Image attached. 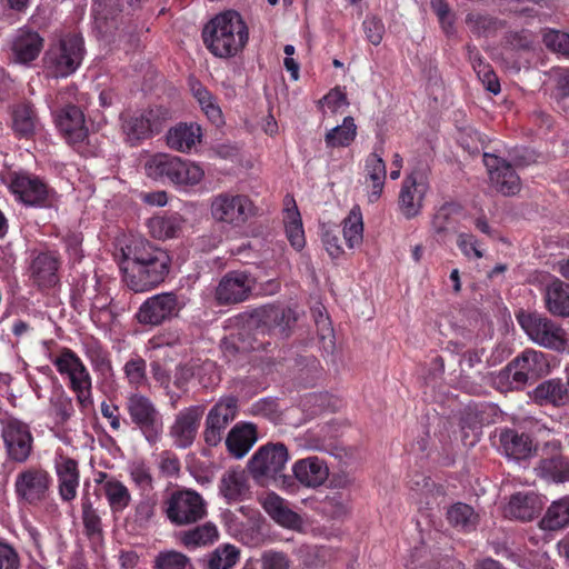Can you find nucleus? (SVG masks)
Segmentation results:
<instances>
[{"label":"nucleus","instance_id":"nucleus-1","mask_svg":"<svg viewBox=\"0 0 569 569\" xmlns=\"http://www.w3.org/2000/svg\"><path fill=\"white\" fill-rule=\"evenodd\" d=\"M121 252L123 281L133 292L149 291L162 283L169 274V253L147 239L132 237Z\"/></svg>","mask_w":569,"mask_h":569},{"label":"nucleus","instance_id":"nucleus-2","mask_svg":"<svg viewBox=\"0 0 569 569\" xmlns=\"http://www.w3.org/2000/svg\"><path fill=\"white\" fill-rule=\"evenodd\" d=\"M248 39V28L241 16L233 10L217 14L202 30L203 43L218 58L234 57L244 48Z\"/></svg>","mask_w":569,"mask_h":569},{"label":"nucleus","instance_id":"nucleus-3","mask_svg":"<svg viewBox=\"0 0 569 569\" xmlns=\"http://www.w3.org/2000/svg\"><path fill=\"white\" fill-rule=\"evenodd\" d=\"M289 460V451L282 442H268L261 446L248 461V470L256 480L269 479L277 487L289 489L292 478L283 473Z\"/></svg>","mask_w":569,"mask_h":569},{"label":"nucleus","instance_id":"nucleus-4","mask_svg":"<svg viewBox=\"0 0 569 569\" xmlns=\"http://www.w3.org/2000/svg\"><path fill=\"white\" fill-rule=\"evenodd\" d=\"M144 170L153 180L169 181L177 186L198 184L204 176L200 166L168 153L153 154L144 163Z\"/></svg>","mask_w":569,"mask_h":569},{"label":"nucleus","instance_id":"nucleus-5","mask_svg":"<svg viewBox=\"0 0 569 569\" xmlns=\"http://www.w3.org/2000/svg\"><path fill=\"white\" fill-rule=\"evenodd\" d=\"M84 56L83 40L67 34L49 46L43 56V67L53 78H67L80 67Z\"/></svg>","mask_w":569,"mask_h":569},{"label":"nucleus","instance_id":"nucleus-6","mask_svg":"<svg viewBox=\"0 0 569 569\" xmlns=\"http://www.w3.org/2000/svg\"><path fill=\"white\" fill-rule=\"evenodd\" d=\"M517 319L528 337L538 346L557 352L567 349L569 335L560 323L537 312H520Z\"/></svg>","mask_w":569,"mask_h":569},{"label":"nucleus","instance_id":"nucleus-7","mask_svg":"<svg viewBox=\"0 0 569 569\" xmlns=\"http://www.w3.org/2000/svg\"><path fill=\"white\" fill-rule=\"evenodd\" d=\"M545 372V355L527 349L500 370V393L522 389L529 380H536Z\"/></svg>","mask_w":569,"mask_h":569},{"label":"nucleus","instance_id":"nucleus-8","mask_svg":"<svg viewBox=\"0 0 569 569\" xmlns=\"http://www.w3.org/2000/svg\"><path fill=\"white\" fill-rule=\"evenodd\" d=\"M52 363L61 376L68 377L69 387L76 393L79 406L83 410L92 407V379L80 357L73 350L62 348Z\"/></svg>","mask_w":569,"mask_h":569},{"label":"nucleus","instance_id":"nucleus-9","mask_svg":"<svg viewBox=\"0 0 569 569\" xmlns=\"http://www.w3.org/2000/svg\"><path fill=\"white\" fill-rule=\"evenodd\" d=\"M126 410L130 423L144 439L154 445L163 432V418L156 403L140 392L130 393L126 399Z\"/></svg>","mask_w":569,"mask_h":569},{"label":"nucleus","instance_id":"nucleus-10","mask_svg":"<svg viewBox=\"0 0 569 569\" xmlns=\"http://www.w3.org/2000/svg\"><path fill=\"white\" fill-rule=\"evenodd\" d=\"M164 513L174 526H188L207 516V503L194 490H177L164 501Z\"/></svg>","mask_w":569,"mask_h":569},{"label":"nucleus","instance_id":"nucleus-11","mask_svg":"<svg viewBox=\"0 0 569 569\" xmlns=\"http://www.w3.org/2000/svg\"><path fill=\"white\" fill-rule=\"evenodd\" d=\"M210 213L217 222L240 227L254 214V206L246 194L224 191L211 198Z\"/></svg>","mask_w":569,"mask_h":569},{"label":"nucleus","instance_id":"nucleus-12","mask_svg":"<svg viewBox=\"0 0 569 569\" xmlns=\"http://www.w3.org/2000/svg\"><path fill=\"white\" fill-rule=\"evenodd\" d=\"M119 121L124 141L131 147H136L143 140L150 139L162 127L159 111L154 109H147L141 112H121Z\"/></svg>","mask_w":569,"mask_h":569},{"label":"nucleus","instance_id":"nucleus-13","mask_svg":"<svg viewBox=\"0 0 569 569\" xmlns=\"http://www.w3.org/2000/svg\"><path fill=\"white\" fill-rule=\"evenodd\" d=\"M296 321V312L292 309L273 305L257 308L250 315V323L258 332L273 335L281 339L289 337Z\"/></svg>","mask_w":569,"mask_h":569},{"label":"nucleus","instance_id":"nucleus-14","mask_svg":"<svg viewBox=\"0 0 569 569\" xmlns=\"http://www.w3.org/2000/svg\"><path fill=\"white\" fill-rule=\"evenodd\" d=\"M428 190L429 182L423 169L416 168L405 177L398 196V207L406 219H413L421 213Z\"/></svg>","mask_w":569,"mask_h":569},{"label":"nucleus","instance_id":"nucleus-15","mask_svg":"<svg viewBox=\"0 0 569 569\" xmlns=\"http://www.w3.org/2000/svg\"><path fill=\"white\" fill-rule=\"evenodd\" d=\"M256 287L254 277L243 270H231L222 276L214 290L219 306L241 303L249 299Z\"/></svg>","mask_w":569,"mask_h":569},{"label":"nucleus","instance_id":"nucleus-16","mask_svg":"<svg viewBox=\"0 0 569 569\" xmlns=\"http://www.w3.org/2000/svg\"><path fill=\"white\" fill-rule=\"evenodd\" d=\"M238 400L236 397H226L218 401L206 417L203 439L210 447L218 446L228 426L236 419Z\"/></svg>","mask_w":569,"mask_h":569},{"label":"nucleus","instance_id":"nucleus-17","mask_svg":"<svg viewBox=\"0 0 569 569\" xmlns=\"http://www.w3.org/2000/svg\"><path fill=\"white\" fill-rule=\"evenodd\" d=\"M181 306L173 292H162L148 298L139 308L140 323L159 326L179 315Z\"/></svg>","mask_w":569,"mask_h":569},{"label":"nucleus","instance_id":"nucleus-18","mask_svg":"<svg viewBox=\"0 0 569 569\" xmlns=\"http://www.w3.org/2000/svg\"><path fill=\"white\" fill-rule=\"evenodd\" d=\"M49 487L50 476L41 468H27L17 475L14 481L17 497L29 505L44 500Z\"/></svg>","mask_w":569,"mask_h":569},{"label":"nucleus","instance_id":"nucleus-19","mask_svg":"<svg viewBox=\"0 0 569 569\" xmlns=\"http://www.w3.org/2000/svg\"><path fill=\"white\" fill-rule=\"evenodd\" d=\"M9 189L26 206L46 207L48 204L50 189L36 176L14 173L11 177Z\"/></svg>","mask_w":569,"mask_h":569},{"label":"nucleus","instance_id":"nucleus-20","mask_svg":"<svg viewBox=\"0 0 569 569\" xmlns=\"http://www.w3.org/2000/svg\"><path fill=\"white\" fill-rule=\"evenodd\" d=\"M203 413L204 406L202 405L190 406L178 412L169 430L177 448L187 449L191 447L196 440Z\"/></svg>","mask_w":569,"mask_h":569},{"label":"nucleus","instance_id":"nucleus-21","mask_svg":"<svg viewBox=\"0 0 569 569\" xmlns=\"http://www.w3.org/2000/svg\"><path fill=\"white\" fill-rule=\"evenodd\" d=\"M60 256L54 251H40L32 256L29 274L40 290L54 288L60 282Z\"/></svg>","mask_w":569,"mask_h":569},{"label":"nucleus","instance_id":"nucleus-22","mask_svg":"<svg viewBox=\"0 0 569 569\" xmlns=\"http://www.w3.org/2000/svg\"><path fill=\"white\" fill-rule=\"evenodd\" d=\"M56 124L64 140L74 149L81 148L88 139L89 130L86 126L84 114L74 104H68L59 111Z\"/></svg>","mask_w":569,"mask_h":569},{"label":"nucleus","instance_id":"nucleus-23","mask_svg":"<svg viewBox=\"0 0 569 569\" xmlns=\"http://www.w3.org/2000/svg\"><path fill=\"white\" fill-rule=\"evenodd\" d=\"M2 438L8 456L17 461L24 462L32 450V436L27 425L18 420H9L2 429Z\"/></svg>","mask_w":569,"mask_h":569},{"label":"nucleus","instance_id":"nucleus-24","mask_svg":"<svg viewBox=\"0 0 569 569\" xmlns=\"http://www.w3.org/2000/svg\"><path fill=\"white\" fill-rule=\"evenodd\" d=\"M43 46V37L29 27L18 29L10 42L13 60L26 66L39 57Z\"/></svg>","mask_w":569,"mask_h":569},{"label":"nucleus","instance_id":"nucleus-25","mask_svg":"<svg viewBox=\"0 0 569 569\" xmlns=\"http://www.w3.org/2000/svg\"><path fill=\"white\" fill-rule=\"evenodd\" d=\"M251 323L240 328L221 340L220 348L228 361H234L251 351L263 348L252 333Z\"/></svg>","mask_w":569,"mask_h":569},{"label":"nucleus","instance_id":"nucleus-26","mask_svg":"<svg viewBox=\"0 0 569 569\" xmlns=\"http://www.w3.org/2000/svg\"><path fill=\"white\" fill-rule=\"evenodd\" d=\"M54 467L60 498L67 502L72 501L77 497L80 481L78 461L67 456H60L56 460Z\"/></svg>","mask_w":569,"mask_h":569},{"label":"nucleus","instance_id":"nucleus-27","mask_svg":"<svg viewBox=\"0 0 569 569\" xmlns=\"http://www.w3.org/2000/svg\"><path fill=\"white\" fill-rule=\"evenodd\" d=\"M541 509L539 497L533 492H517L510 497L503 508V517L520 521H530Z\"/></svg>","mask_w":569,"mask_h":569},{"label":"nucleus","instance_id":"nucleus-28","mask_svg":"<svg viewBox=\"0 0 569 569\" xmlns=\"http://www.w3.org/2000/svg\"><path fill=\"white\" fill-rule=\"evenodd\" d=\"M201 136L199 124L180 122L168 130L166 140L169 148L179 152H188L200 142Z\"/></svg>","mask_w":569,"mask_h":569},{"label":"nucleus","instance_id":"nucleus-29","mask_svg":"<svg viewBox=\"0 0 569 569\" xmlns=\"http://www.w3.org/2000/svg\"><path fill=\"white\" fill-rule=\"evenodd\" d=\"M539 406L561 407L569 401V392L560 379H549L539 383L530 393Z\"/></svg>","mask_w":569,"mask_h":569},{"label":"nucleus","instance_id":"nucleus-30","mask_svg":"<svg viewBox=\"0 0 569 569\" xmlns=\"http://www.w3.org/2000/svg\"><path fill=\"white\" fill-rule=\"evenodd\" d=\"M178 541L188 550H194L213 545L219 539V530L211 522H204L177 533Z\"/></svg>","mask_w":569,"mask_h":569},{"label":"nucleus","instance_id":"nucleus-31","mask_svg":"<svg viewBox=\"0 0 569 569\" xmlns=\"http://www.w3.org/2000/svg\"><path fill=\"white\" fill-rule=\"evenodd\" d=\"M295 478L306 487L321 486L328 477V468L318 457H309L293 465Z\"/></svg>","mask_w":569,"mask_h":569},{"label":"nucleus","instance_id":"nucleus-32","mask_svg":"<svg viewBox=\"0 0 569 569\" xmlns=\"http://www.w3.org/2000/svg\"><path fill=\"white\" fill-rule=\"evenodd\" d=\"M500 447H502L506 458L515 461L526 460L533 450L530 436L512 429L500 433Z\"/></svg>","mask_w":569,"mask_h":569},{"label":"nucleus","instance_id":"nucleus-33","mask_svg":"<svg viewBox=\"0 0 569 569\" xmlns=\"http://www.w3.org/2000/svg\"><path fill=\"white\" fill-rule=\"evenodd\" d=\"M257 441V429L252 423L236 425L227 435L226 446L234 458H242Z\"/></svg>","mask_w":569,"mask_h":569},{"label":"nucleus","instance_id":"nucleus-34","mask_svg":"<svg viewBox=\"0 0 569 569\" xmlns=\"http://www.w3.org/2000/svg\"><path fill=\"white\" fill-rule=\"evenodd\" d=\"M545 302L551 315L569 318V283L553 279L546 288Z\"/></svg>","mask_w":569,"mask_h":569},{"label":"nucleus","instance_id":"nucleus-35","mask_svg":"<svg viewBox=\"0 0 569 569\" xmlns=\"http://www.w3.org/2000/svg\"><path fill=\"white\" fill-rule=\"evenodd\" d=\"M365 169L367 180L371 182L368 200L373 203L379 200L385 188L387 177L386 163L380 154L372 152L366 159Z\"/></svg>","mask_w":569,"mask_h":569},{"label":"nucleus","instance_id":"nucleus-36","mask_svg":"<svg viewBox=\"0 0 569 569\" xmlns=\"http://www.w3.org/2000/svg\"><path fill=\"white\" fill-rule=\"evenodd\" d=\"M12 129L22 138L31 137L38 123L36 109L31 102L22 101L11 109Z\"/></svg>","mask_w":569,"mask_h":569},{"label":"nucleus","instance_id":"nucleus-37","mask_svg":"<svg viewBox=\"0 0 569 569\" xmlns=\"http://www.w3.org/2000/svg\"><path fill=\"white\" fill-rule=\"evenodd\" d=\"M262 505L266 512L283 527L296 528L301 523L299 515L289 509L286 501L276 493H269Z\"/></svg>","mask_w":569,"mask_h":569},{"label":"nucleus","instance_id":"nucleus-38","mask_svg":"<svg viewBox=\"0 0 569 569\" xmlns=\"http://www.w3.org/2000/svg\"><path fill=\"white\" fill-rule=\"evenodd\" d=\"M241 551L232 543H222L202 559V569H233Z\"/></svg>","mask_w":569,"mask_h":569},{"label":"nucleus","instance_id":"nucleus-39","mask_svg":"<svg viewBox=\"0 0 569 569\" xmlns=\"http://www.w3.org/2000/svg\"><path fill=\"white\" fill-rule=\"evenodd\" d=\"M248 489L247 477L240 470H229L220 480V493L228 502L242 500Z\"/></svg>","mask_w":569,"mask_h":569},{"label":"nucleus","instance_id":"nucleus-40","mask_svg":"<svg viewBox=\"0 0 569 569\" xmlns=\"http://www.w3.org/2000/svg\"><path fill=\"white\" fill-rule=\"evenodd\" d=\"M569 525V496L553 501L540 521L545 530H559Z\"/></svg>","mask_w":569,"mask_h":569},{"label":"nucleus","instance_id":"nucleus-41","mask_svg":"<svg viewBox=\"0 0 569 569\" xmlns=\"http://www.w3.org/2000/svg\"><path fill=\"white\" fill-rule=\"evenodd\" d=\"M181 227L182 220L179 216H156L148 220L149 232L159 240L178 237Z\"/></svg>","mask_w":569,"mask_h":569},{"label":"nucleus","instance_id":"nucleus-42","mask_svg":"<svg viewBox=\"0 0 569 569\" xmlns=\"http://www.w3.org/2000/svg\"><path fill=\"white\" fill-rule=\"evenodd\" d=\"M342 234L350 249L359 247L363 240V220L359 206H355L342 221Z\"/></svg>","mask_w":569,"mask_h":569},{"label":"nucleus","instance_id":"nucleus-43","mask_svg":"<svg viewBox=\"0 0 569 569\" xmlns=\"http://www.w3.org/2000/svg\"><path fill=\"white\" fill-rule=\"evenodd\" d=\"M357 136V126L355 119L346 117L342 124L329 130L325 136V142L328 148H345L350 146Z\"/></svg>","mask_w":569,"mask_h":569},{"label":"nucleus","instance_id":"nucleus-44","mask_svg":"<svg viewBox=\"0 0 569 569\" xmlns=\"http://www.w3.org/2000/svg\"><path fill=\"white\" fill-rule=\"evenodd\" d=\"M103 493L113 512L123 511L131 501L130 491L116 478L108 479L103 482Z\"/></svg>","mask_w":569,"mask_h":569},{"label":"nucleus","instance_id":"nucleus-45","mask_svg":"<svg viewBox=\"0 0 569 569\" xmlns=\"http://www.w3.org/2000/svg\"><path fill=\"white\" fill-rule=\"evenodd\" d=\"M447 519L450 525L463 531L473 530L478 522V516L472 507L462 502L455 503L448 509Z\"/></svg>","mask_w":569,"mask_h":569},{"label":"nucleus","instance_id":"nucleus-46","mask_svg":"<svg viewBox=\"0 0 569 569\" xmlns=\"http://www.w3.org/2000/svg\"><path fill=\"white\" fill-rule=\"evenodd\" d=\"M537 470L545 478L559 482L569 481V462L559 455L541 459Z\"/></svg>","mask_w":569,"mask_h":569},{"label":"nucleus","instance_id":"nucleus-47","mask_svg":"<svg viewBox=\"0 0 569 569\" xmlns=\"http://www.w3.org/2000/svg\"><path fill=\"white\" fill-rule=\"evenodd\" d=\"M284 226L286 234L291 246L297 250H301L306 244V239L301 217L296 204H293V209H287Z\"/></svg>","mask_w":569,"mask_h":569},{"label":"nucleus","instance_id":"nucleus-48","mask_svg":"<svg viewBox=\"0 0 569 569\" xmlns=\"http://www.w3.org/2000/svg\"><path fill=\"white\" fill-rule=\"evenodd\" d=\"M124 376L131 388L138 390L148 382L147 362L140 356L130 358L123 367Z\"/></svg>","mask_w":569,"mask_h":569},{"label":"nucleus","instance_id":"nucleus-49","mask_svg":"<svg viewBox=\"0 0 569 569\" xmlns=\"http://www.w3.org/2000/svg\"><path fill=\"white\" fill-rule=\"evenodd\" d=\"M84 353L90 360L94 370L106 373L111 371L112 366L108 351L97 340L84 343Z\"/></svg>","mask_w":569,"mask_h":569},{"label":"nucleus","instance_id":"nucleus-50","mask_svg":"<svg viewBox=\"0 0 569 569\" xmlns=\"http://www.w3.org/2000/svg\"><path fill=\"white\" fill-rule=\"evenodd\" d=\"M153 563V569H186L190 558L180 551L164 550L156 556Z\"/></svg>","mask_w":569,"mask_h":569},{"label":"nucleus","instance_id":"nucleus-51","mask_svg":"<svg viewBox=\"0 0 569 569\" xmlns=\"http://www.w3.org/2000/svg\"><path fill=\"white\" fill-rule=\"evenodd\" d=\"M82 522L84 532L88 537H99L102 535V522L98 511L92 507L89 498L84 497L81 503Z\"/></svg>","mask_w":569,"mask_h":569},{"label":"nucleus","instance_id":"nucleus-52","mask_svg":"<svg viewBox=\"0 0 569 569\" xmlns=\"http://www.w3.org/2000/svg\"><path fill=\"white\" fill-rule=\"evenodd\" d=\"M542 42L550 51L569 59V32L549 29L543 33Z\"/></svg>","mask_w":569,"mask_h":569},{"label":"nucleus","instance_id":"nucleus-53","mask_svg":"<svg viewBox=\"0 0 569 569\" xmlns=\"http://www.w3.org/2000/svg\"><path fill=\"white\" fill-rule=\"evenodd\" d=\"M521 189V181L516 169L500 161V194L513 196Z\"/></svg>","mask_w":569,"mask_h":569},{"label":"nucleus","instance_id":"nucleus-54","mask_svg":"<svg viewBox=\"0 0 569 569\" xmlns=\"http://www.w3.org/2000/svg\"><path fill=\"white\" fill-rule=\"evenodd\" d=\"M460 211L459 206L453 203H445L435 213L432 219V228L436 233L441 234L449 231L452 227L451 218Z\"/></svg>","mask_w":569,"mask_h":569},{"label":"nucleus","instance_id":"nucleus-55","mask_svg":"<svg viewBox=\"0 0 569 569\" xmlns=\"http://www.w3.org/2000/svg\"><path fill=\"white\" fill-rule=\"evenodd\" d=\"M537 158L538 156L533 150L517 147L509 151L507 159L500 158V161H506L513 169H520L537 162Z\"/></svg>","mask_w":569,"mask_h":569},{"label":"nucleus","instance_id":"nucleus-56","mask_svg":"<svg viewBox=\"0 0 569 569\" xmlns=\"http://www.w3.org/2000/svg\"><path fill=\"white\" fill-rule=\"evenodd\" d=\"M157 497L144 495L141 497L134 509V521L140 526L147 525L154 516Z\"/></svg>","mask_w":569,"mask_h":569},{"label":"nucleus","instance_id":"nucleus-57","mask_svg":"<svg viewBox=\"0 0 569 569\" xmlns=\"http://www.w3.org/2000/svg\"><path fill=\"white\" fill-rule=\"evenodd\" d=\"M51 409L60 422H66L74 412L72 399L60 392L51 399Z\"/></svg>","mask_w":569,"mask_h":569},{"label":"nucleus","instance_id":"nucleus-58","mask_svg":"<svg viewBox=\"0 0 569 569\" xmlns=\"http://www.w3.org/2000/svg\"><path fill=\"white\" fill-rule=\"evenodd\" d=\"M473 69L486 90L493 94H498V77L493 68L490 64L478 60V62L473 64Z\"/></svg>","mask_w":569,"mask_h":569},{"label":"nucleus","instance_id":"nucleus-59","mask_svg":"<svg viewBox=\"0 0 569 569\" xmlns=\"http://www.w3.org/2000/svg\"><path fill=\"white\" fill-rule=\"evenodd\" d=\"M261 569H289L290 560L287 553L276 550H266L262 552Z\"/></svg>","mask_w":569,"mask_h":569},{"label":"nucleus","instance_id":"nucleus-60","mask_svg":"<svg viewBox=\"0 0 569 569\" xmlns=\"http://www.w3.org/2000/svg\"><path fill=\"white\" fill-rule=\"evenodd\" d=\"M180 460L176 453L164 450L159 456V470L166 477H177L180 472Z\"/></svg>","mask_w":569,"mask_h":569},{"label":"nucleus","instance_id":"nucleus-61","mask_svg":"<svg viewBox=\"0 0 569 569\" xmlns=\"http://www.w3.org/2000/svg\"><path fill=\"white\" fill-rule=\"evenodd\" d=\"M550 79L555 83L557 98L569 97V68H553L550 72Z\"/></svg>","mask_w":569,"mask_h":569},{"label":"nucleus","instance_id":"nucleus-62","mask_svg":"<svg viewBox=\"0 0 569 569\" xmlns=\"http://www.w3.org/2000/svg\"><path fill=\"white\" fill-rule=\"evenodd\" d=\"M132 481L143 491L151 490L153 487V478L149 468L144 463H136L130 469Z\"/></svg>","mask_w":569,"mask_h":569},{"label":"nucleus","instance_id":"nucleus-63","mask_svg":"<svg viewBox=\"0 0 569 569\" xmlns=\"http://www.w3.org/2000/svg\"><path fill=\"white\" fill-rule=\"evenodd\" d=\"M363 30L367 39L373 44L378 46L382 41L385 27L376 18H369L363 21Z\"/></svg>","mask_w":569,"mask_h":569},{"label":"nucleus","instance_id":"nucleus-64","mask_svg":"<svg viewBox=\"0 0 569 569\" xmlns=\"http://www.w3.org/2000/svg\"><path fill=\"white\" fill-rule=\"evenodd\" d=\"M322 242L332 259H338L343 253L339 237L335 230L325 229L322 231Z\"/></svg>","mask_w":569,"mask_h":569}]
</instances>
